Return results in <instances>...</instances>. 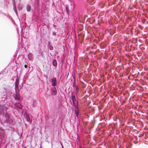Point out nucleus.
Masks as SVG:
<instances>
[{"mask_svg": "<svg viewBox=\"0 0 148 148\" xmlns=\"http://www.w3.org/2000/svg\"><path fill=\"white\" fill-rule=\"evenodd\" d=\"M70 98L72 99L73 102V105L76 108H77L78 104L77 101L76 102V98L75 94H72V95L70 97Z\"/></svg>", "mask_w": 148, "mask_h": 148, "instance_id": "f257e3e1", "label": "nucleus"}, {"mask_svg": "<svg viewBox=\"0 0 148 148\" xmlns=\"http://www.w3.org/2000/svg\"><path fill=\"white\" fill-rule=\"evenodd\" d=\"M10 114L7 112L4 115V117L6 119V123H8L10 124H11L13 122V121L12 119L10 118Z\"/></svg>", "mask_w": 148, "mask_h": 148, "instance_id": "f03ea898", "label": "nucleus"}, {"mask_svg": "<svg viewBox=\"0 0 148 148\" xmlns=\"http://www.w3.org/2000/svg\"><path fill=\"white\" fill-rule=\"evenodd\" d=\"M57 80L56 78L53 77L52 79V86H55L57 84Z\"/></svg>", "mask_w": 148, "mask_h": 148, "instance_id": "7ed1b4c3", "label": "nucleus"}, {"mask_svg": "<svg viewBox=\"0 0 148 148\" xmlns=\"http://www.w3.org/2000/svg\"><path fill=\"white\" fill-rule=\"evenodd\" d=\"M5 109V107L3 106H0V114H3Z\"/></svg>", "mask_w": 148, "mask_h": 148, "instance_id": "20e7f679", "label": "nucleus"}, {"mask_svg": "<svg viewBox=\"0 0 148 148\" xmlns=\"http://www.w3.org/2000/svg\"><path fill=\"white\" fill-rule=\"evenodd\" d=\"M52 89H51L52 93L54 95H56L57 92V90L56 87L55 86H53Z\"/></svg>", "mask_w": 148, "mask_h": 148, "instance_id": "39448f33", "label": "nucleus"}, {"mask_svg": "<svg viewBox=\"0 0 148 148\" xmlns=\"http://www.w3.org/2000/svg\"><path fill=\"white\" fill-rule=\"evenodd\" d=\"M15 83V86L16 88H18V83H19V80L18 79V78H16V79Z\"/></svg>", "mask_w": 148, "mask_h": 148, "instance_id": "423d86ee", "label": "nucleus"}, {"mask_svg": "<svg viewBox=\"0 0 148 148\" xmlns=\"http://www.w3.org/2000/svg\"><path fill=\"white\" fill-rule=\"evenodd\" d=\"M52 64H53V65L54 66L56 67L57 65V61L55 59L53 60V62H52Z\"/></svg>", "mask_w": 148, "mask_h": 148, "instance_id": "0eeeda50", "label": "nucleus"}, {"mask_svg": "<svg viewBox=\"0 0 148 148\" xmlns=\"http://www.w3.org/2000/svg\"><path fill=\"white\" fill-rule=\"evenodd\" d=\"M4 90L3 91L1 92L2 93V95L3 96H5L6 95L7 93V90L6 88H4Z\"/></svg>", "mask_w": 148, "mask_h": 148, "instance_id": "6e6552de", "label": "nucleus"}, {"mask_svg": "<svg viewBox=\"0 0 148 148\" xmlns=\"http://www.w3.org/2000/svg\"><path fill=\"white\" fill-rule=\"evenodd\" d=\"M31 9V6L29 5H27V10L28 12L30 11Z\"/></svg>", "mask_w": 148, "mask_h": 148, "instance_id": "1a4fd4ad", "label": "nucleus"}, {"mask_svg": "<svg viewBox=\"0 0 148 148\" xmlns=\"http://www.w3.org/2000/svg\"><path fill=\"white\" fill-rule=\"evenodd\" d=\"M16 107L19 109H21L22 108V106L21 104H18V105L16 106Z\"/></svg>", "mask_w": 148, "mask_h": 148, "instance_id": "9d476101", "label": "nucleus"}, {"mask_svg": "<svg viewBox=\"0 0 148 148\" xmlns=\"http://www.w3.org/2000/svg\"><path fill=\"white\" fill-rule=\"evenodd\" d=\"M79 88L78 86H75V94L78 93L79 92Z\"/></svg>", "mask_w": 148, "mask_h": 148, "instance_id": "9b49d317", "label": "nucleus"}, {"mask_svg": "<svg viewBox=\"0 0 148 148\" xmlns=\"http://www.w3.org/2000/svg\"><path fill=\"white\" fill-rule=\"evenodd\" d=\"M48 47L50 50H53V47L51 45H48Z\"/></svg>", "mask_w": 148, "mask_h": 148, "instance_id": "f8f14e48", "label": "nucleus"}, {"mask_svg": "<svg viewBox=\"0 0 148 148\" xmlns=\"http://www.w3.org/2000/svg\"><path fill=\"white\" fill-rule=\"evenodd\" d=\"M15 99L16 100H17L18 101L19 99V96L16 95L15 97Z\"/></svg>", "mask_w": 148, "mask_h": 148, "instance_id": "ddd939ff", "label": "nucleus"}, {"mask_svg": "<svg viewBox=\"0 0 148 148\" xmlns=\"http://www.w3.org/2000/svg\"><path fill=\"white\" fill-rule=\"evenodd\" d=\"M35 3H36L38 6H39V0H36V1Z\"/></svg>", "mask_w": 148, "mask_h": 148, "instance_id": "4468645a", "label": "nucleus"}, {"mask_svg": "<svg viewBox=\"0 0 148 148\" xmlns=\"http://www.w3.org/2000/svg\"><path fill=\"white\" fill-rule=\"evenodd\" d=\"M75 114H76V116L77 117H78V115L79 114V112L78 111H76V112H75Z\"/></svg>", "mask_w": 148, "mask_h": 148, "instance_id": "2eb2a0df", "label": "nucleus"}, {"mask_svg": "<svg viewBox=\"0 0 148 148\" xmlns=\"http://www.w3.org/2000/svg\"><path fill=\"white\" fill-rule=\"evenodd\" d=\"M14 11H15V13H16V15H18V13H17V11H16V10L15 9H14Z\"/></svg>", "mask_w": 148, "mask_h": 148, "instance_id": "dca6fc26", "label": "nucleus"}, {"mask_svg": "<svg viewBox=\"0 0 148 148\" xmlns=\"http://www.w3.org/2000/svg\"><path fill=\"white\" fill-rule=\"evenodd\" d=\"M2 135L0 133V143H1V139H2Z\"/></svg>", "mask_w": 148, "mask_h": 148, "instance_id": "f3484780", "label": "nucleus"}, {"mask_svg": "<svg viewBox=\"0 0 148 148\" xmlns=\"http://www.w3.org/2000/svg\"><path fill=\"white\" fill-rule=\"evenodd\" d=\"M52 34L54 36H55L56 35V32H53V33H52Z\"/></svg>", "mask_w": 148, "mask_h": 148, "instance_id": "a211bd4d", "label": "nucleus"}, {"mask_svg": "<svg viewBox=\"0 0 148 148\" xmlns=\"http://www.w3.org/2000/svg\"><path fill=\"white\" fill-rule=\"evenodd\" d=\"M7 16V17H8L10 19H12V18L11 17V16H10V15H8Z\"/></svg>", "mask_w": 148, "mask_h": 148, "instance_id": "6ab92c4d", "label": "nucleus"}, {"mask_svg": "<svg viewBox=\"0 0 148 148\" xmlns=\"http://www.w3.org/2000/svg\"><path fill=\"white\" fill-rule=\"evenodd\" d=\"M24 67L25 68H26L27 67V66L26 65H24Z\"/></svg>", "mask_w": 148, "mask_h": 148, "instance_id": "aec40b11", "label": "nucleus"}, {"mask_svg": "<svg viewBox=\"0 0 148 148\" xmlns=\"http://www.w3.org/2000/svg\"><path fill=\"white\" fill-rule=\"evenodd\" d=\"M18 9H19V10H21V9H22V8H20V7H18Z\"/></svg>", "mask_w": 148, "mask_h": 148, "instance_id": "412c9836", "label": "nucleus"}, {"mask_svg": "<svg viewBox=\"0 0 148 148\" xmlns=\"http://www.w3.org/2000/svg\"><path fill=\"white\" fill-rule=\"evenodd\" d=\"M53 25L54 27H56V25H55L54 24H53Z\"/></svg>", "mask_w": 148, "mask_h": 148, "instance_id": "4be33fe9", "label": "nucleus"}, {"mask_svg": "<svg viewBox=\"0 0 148 148\" xmlns=\"http://www.w3.org/2000/svg\"><path fill=\"white\" fill-rule=\"evenodd\" d=\"M29 119V120H28V119H27V121H29V120H30V118H29V119Z\"/></svg>", "mask_w": 148, "mask_h": 148, "instance_id": "5701e85b", "label": "nucleus"}, {"mask_svg": "<svg viewBox=\"0 0 148 148\" xmlns=\"http://www.w3.org/2000/svg\"><path fill=\"white\" fill-rule=\"evenodd\" d=\"M50 42H49V45H50Z\"/></svg>", "mask_w": 148, "mask_h": 148, "instance_id": "b1692460", "label": "nucleus"}, {"mask_svg": "<svg viewBox=\"0 0 148 148\" xmlns=\"http://www.w3.org/2000/svg\"><path fill=\"white\" fill-rule=\"evenodd\" d=\"M31 1L33 2V0H31Z\"/></svg>", "mask_w": 148, "mask_h": 148, "instance_id": "393cba45", "label": "nucleus"}, {"mask_svg": "<svg viewBox=\"0 0 148 148\" xmlns=\"http://www.w3.org/2000/svg\"><path fill=\"white\" fill-rule=\"evenodd\" d=\"M15 92H16V89H15Z\"/></svg>", "mask_w": 148, "mask_h": 148, "instance_id": "a878e982", "label": "nucleus"}, {"mask_svg": "<svg viewBox=\"0 0 148 148\" xmlns=\"http://www.w3.org/2000/svg\"><path fill=\"white\" fill-rule=\"evenodd\" d=\"M6 147H5V148H6Z\"/></svg>", "mask_w": 148, "mask_h": 148, "instance_id": "bb28decb", "label": "nucleus"}]
</instances>
